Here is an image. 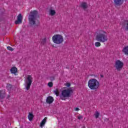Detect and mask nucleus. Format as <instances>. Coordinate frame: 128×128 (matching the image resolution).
<instances>
[{"label": "nucleus", "mask_w": 128, "mask_h": 128, "mask_svg": "<svg viewBox=\"0 0 128 128\" xmlns=\"http://www.w3.org/2000/svg\"><path fill=\"white\" fill-rule=\"evenodd\" d=\"M96 40L97 42H95V46L98 48V46H100L102 44L100 42H108V33L106 31L104 30H98L96 34Z\"/></svg>", "instance_id": "1"}, {"label": "nucleus", "mask_w": 128, "mask_h": 128, "mask_svg": "<svg viewBox=\"0 0 128 128\" xmlns=\"http://www.w3.org/2000/svg\"><path fill=\"white\" fill-rule=\"evenodd\" d=\"M88 87L90 90H96L100 88V82L96 78H92L88 81Z\"/></svg>", "instance_id": "2"}, {"label": "nucleus", "mask_w": 128, "mask_h": 128, "mask_svg": "<svg viewBox=\"0 0 128 128\" xmlns=\"http://www.w3.org/2000/svg\"><path fill=\"white\" fill-rule=\"evenodd\" d=\"M74 90L72 88L63 90L60 96V99L62 100H66V98H70Z\"/></svg>", "instance_id": "3"}, {"label": "nucleus", "mask_w": 128, "mask_h": 128, "mask_svg": "<svg viewBox=\"0 0 128 128\" xmlns=\"http://www.w3.org/2000/svg\"><path fill=\"white\" fill-rule=\"evenodd\" d=\"M36 16H38V12L34 10L31 12L30 14L28 16L29 22L32 26H36V23L38 22Z\"/></svg>", "instance_id": "4"}, {"label": "nucleus", "mask_w": 128, "mask_h": 128, "mask_svg": "<svg viewBox=\"0 0 128 128\" xmlns=\"http://www.w3.org/2000/svg\"><path fill=\"white\" fill-rule=\"evenodd\" d=\"M52 40L56 44H61L64 42V36L60 34H56L52 36Z\"/></svg>", "instance_id": "5"}, {"label": "nucleus", "mask_w": 128, "mask_h": 128, "mask_svg": "<svg viewBox=\"0 0 128 128\" xmlns=\"http://www.w3.org/2000/svg\"><path fill=\"white\" fill-rule=\"evenodd\" d=\"M124 66V64L122 61L120 60H117L115 61L114 67L117 72H120L122 70Z\"/></svg>", "instance_id": "6"}, {"label": "nucleus", "mask_w": 128, "mask_h": 128, "mask_svg": "<svg viewBox=\"0 0 128 128\" xmlns=\"http://www.w3.org/2000/svg\"><path fill=\"white\" fill-rule=\"evenodd\" d=\"M32 83V76L30 75H28L25 80V86L26 90H30Z\"/></svg>", "instance_id": "7"}, {"label": "nucleus", "mask_w": 128, "mask_h": 128, "mask_svg": "<svg viewBox=\"0 0 128 128\" xmlns=\"http://www.w3.org/2000/svg\"><path fill=\"white\" fill-rule=\"evenodd\" d=\"M22 22V14H19L17 16V20L15 21L16 24H18Z\"/></svg>", "instance_id": "8"}, {"label": "nucleus", "mask_w": 128, "mask_h": 128, "mask_svg": "<svg viewBox=\"0 0 128 128\" xmlns=\"http://www.w3.org/2000/svg\"><path fill=\"white\" fill-rule=\"evenodd\" d=\"M114 2L116 6H122L124 4V0H114Z\"/></svg>", "instance_id": "9"}, {"label": "nucleus", "mask_w": 128, "mask_h": 128, "mask_svg": "<svg viewBox=\"0 0 128 128\" xmlns=\"http://www.w3.org/2000/svg\"><path fill=\"white\" fill-rule=\"evenodd\" d=\"M10 72L11 74H14L16 76V72H18V68L16 66L12 67L10 70Z\"/></svg>", "instance_id": "10"}, {"label": "nucleus", "mask_w": 128, "mask_h": 128, "mask_svg": "<svg viewBox=\"0 0 128 128\" xmlns=\"http://www.w3.org/2000/svg\"><path fill=\"white\" fill-rule=\"evenodd\" d=\"M88 6V4L86 2H82L80 4V7L83 8V10H86Z\"/></svg>", "instance_id": "11"}, {"label": "nucleus", "mask_w": 128, "mask_h": 128, "mask_svg": "<svg viewBox=\"0 0 128 128\" xmlns=\"http://www.w3.org/2000/svg\"><path fill=\"white\" fill-rule=\"evenodd\" d=\"M56 14V10H53L52 8H50L48 10V14L49 16H54Z\"/></svg>", "instance_id": "12"}, {"label": "nucleus", "mask_w": 128, "mask_h": 128, "mask_svg": "<svg viewBox=\"0 0 128 128\" xmlns=\"http://www.w3.org/2000/svg\"><path fill=\"white\" fill-rule=\"evenodd\" d=\"M48 120V118L45 117L44 119L42 120L41 122L40 123V127L44 128V124H46V120Z\"/></svg>", "instance_id": "13"}, {"label": "nucleus", "mask_w": 128, "mask_h": 128, "mask_svg": "<svg viewBox=\"0 0 128 128\" xmlns=\"http://www.w3.org/2000/svg\"><path fill=\"white\" fill-rule=\"evenodd\" d=\"M123 28L125 30H128V20H125L123 24Z\"/></svg>", "instance_id": "14"}, {"label": "nucleus", "mask_w": 128, "mask_h": 128, "mask_svg": "<svg viewBox=\"0 0 128 128\" xmlns=\"http://www.w3.org/2000/svg\"><path fill=\"white\" fill-rule=\"evenodd\" d=\"M46 102L47 104H52L54 102V98L50 96L48 97Z\"/></svg>", "instance_id": "15"}, {"label": "nucleus", "mask_w": 128, "mask_h": 128, "mask_svg": "<svg viewBox=\"0 0 128 128\" xmlns=\"http://www.w3.org/2000/svg\"><path fill=\"white\" fill-rule=\"evenodd\" d=\"M122 52L124 54L128 56V46L124 47L122 50Z\"/></svg>", "instance_id": "16"}, {"label": "nucleus", "mask_w": 128, "mask_h": 128, "mask_svg": "<svg viewBox=\"0 0 128 128\" xmlns=\"http://www.w3.org/2000/svg\"><path fill=\"white\" fill-rule=\"evenodd\" d=\"M28 118L29 120H32V118H34V114L32 113H29L28 115Z\"/></svg>", "instance_id": "17"}, {"label": "nucleus", "mask_w": 128, "mask_h": 128, "mask_svg": "<svg viewBox=\"0 0 128 128\" xmlns=\"http://www.w3.org/2000/svg\"><path fill=\"white\" fill-rule=\"evenodd\" d=\"M54 94L56 96H58L59 94H60V90H58V89H56L54 91Z\"/></svg>", "instance_id": "18"}, {"label": "nucleus", "mask_w": 128, "mask_h": 128, "mask_svg": "<svg viewBox=\"0 0 128 128\" xmlns=\"http://www.w3.org/2000/svg\"><path fill=\"white\" fill-rule=\"evenodd\" d=\"M94 116L96 118H98V116H100V113L98 111H96L95 112V114H94Z\"/></svg>", "instance_id": "19"}, {"label": "nucleus", "mask_w": 128, "mask_h": 128, "mask_svg": "<svg viewBox=\"0 0 128 128\" xmlns=\"http://www.w3.org/2000/svg\"><path fill=\"white\" fill-rule=\"evenodd\" d=\"M4 90H0V98H4V94L2 93Z\"/></svg>", "instance_id": "20"}, {"label": "nucleus", "mask_w": 128, "mask_h": 128, "mask_svg": "<svg viewBox=\"0 0 128 128\" xmlns=\"http://www.w3.org/2000/svg\"><path fill=\"white\" fill-rule=\"evenodd\" d=\"M12 84H8L6 86V88L8 90H12Z\"/></svg>", "instance_id": "21"}, {"label": "nucleus", "mask_w": 128, "mask_h": 128, "mask_svg": "<svg viewBox=\"0 0 128 128\" xmlns=\"http://www.w3.org/2000/svg\"><path fill=\"white\" fill-rule=\"evenodd\" d=\"M54 84H52V82H50L48 83V86L49 88H52Z\"/></svg>", "instance_id": "22"}, {"label": "nucleus", "mask_w": 128, "mask_h": 128, "mask_svg": "<svg viewBox=\"0 0 128 128\" xmlns=\"http://www.w3.org/2000/svg\"><path fill=\"white\" fill-rule=\"evenodd\" d=\"M7 50H10V52H12V50H14V48L10 46H8Z\"/></svg>", "instance_id": "23"}, {"label": "nucleus", "mask_w": 128, "mask_h": 128, "mask_svg": "<svg viewBox=\"0 0 128 128\" xmlns=\"http://www.w3.org/2000/svg\"><path fill=\"white\" fill-rule=\"evenodd\" d=\"M41 44H46V39L42 40V41H41Z\"/></svg>", "instance_id": "24"}, {"label": "nucleus", "mask_w": 128, "mask_h": 128, "mask_svg": "<svg viewBox=\"0 0 128 128\" xmlns=\"http://www.w3.org/2000/svg\"><path fill=\"white\" fill-rule=\"evenodd\" d=\"M75 112H78V110H80V108H74Z\"/></svg>", "instance_id": "25"}, {"label": "nucleus", "mask_w": 128, "mask_h": 128, "mask_svg": "<svg viewBox=\"0 0 128 128\" xmlns=\"http://www.w3.org/2000/svg\"><path fill=\"white\" fill-rule=\"evenodd\" d=\"M66 86H68V87L70 86V83H66Z\"/></svg>", "instance_id": "26"}, {"label": "nucleus", "mask_w": 128, "mask_h": 128, "mask_svg": "<svg viewBox=\"0 0 128 128\" xmlns=\"http://www.w3.org/2000/svg\"><path fill=\"white\" fill-rule=\"evenodd\" d=\"M82 116H78V120H82Z\"/></svg>", "instance_id": "27"}, {"label": "nucleus", "mask_w": 128, "mask_h": 128, "mask_svg": "<svg viewBox=\"0 0 128 128\" xmlns=\"http://www.w3.org/2000/svg\"><path fill=\"white\" fill-rule=\"evenodd\" d=\"M101 78H103L104 76L102 75H100Z\"/></svg>", "instance_id": "28"}]
</instances>
